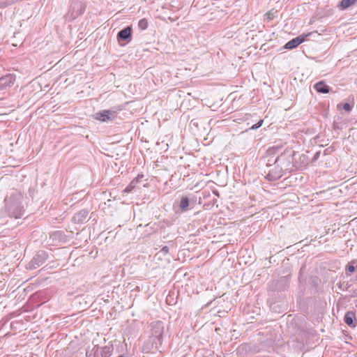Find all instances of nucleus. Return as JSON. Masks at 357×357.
<instances>
[{"mask_svg":"<svg viewBox=\"0 0 357 357\" xmlns=\"http://www.w3.org/2000/svg\"><path fill=\"white\" fill-rule=\"evenodd\" d=\"M164 333V326L162 321H158L151 324V336L154 340H158L160 344L162 342V336Z\"/></svg>","mask_w":357,"mask_h":357,"instance_id":"f257e3e1","label":"nucleus"},{"mask_svg":"<svg viewBox=\"0 0 357 357\" xmlns=\"http://www.w3.org/2000/svg\"><path fill=\"white\" fill-rule=\"evenodd\" d=\"M116 116V112L112 110H103L95 114V119L98 121L105 122L112 121Z\"/></svg>","mask_w":357,"mask_h":357,"instance_id":"f03ea898","label":"nucleus"},{"mask_svg":"<svg viewBox=\"0 0 357 357\" xmlns=\"http://www.w3.org/2000/svg\"><path fill=\"white\" fill-rule=\"evenodd\" d=\"M310 35L311 33H308L305 35H300L299 36L293 38L292 40L287 43L286 45H284V47L288 50L294 49L298 47L302 43H303L306 40V38Z\"/></svg>","mask_w":357,"mask_h":357,"instance_id":"7ed1b4c3","label":"nucleus"},{"mask_svg":"<svg viewBox=\"0 0 357 357\" xmlns=\"http://www.w3.org/2000/svg\"><path fill=\"white\" fill-rule=\"evenodd\" d=\"M15 82L14 75H7L0 78V90L11 86Z\"/></svg>","mask_w":357,"mask_h":357,"instance_id":"20e7f679","label":"nucleus"},{"mask_svg":"<svg viewBox=\"0 0 357 357\" xmlns=\"http://www.w3.org/2000/svg\"><path fill=\"white\" fill-rule=\"evenodd\" d=\"M155 340L149 337V339L145 342L142 346V351L146 354L153 353L154 349L158 348Z\"/></svg>","mask_w":357,"mask_h":357,"instance_id":"39448f33","label":"nucleus"},{"mask_svg":"<svg viewBox=\"0 0 357 357\" xmlns=\"http://www.w3.org/2000/svg\"><path fill=\"white\" fill-rule=\"evenodd\" d=\"M314 89L319 93H328L329 92V86L324 82L321 81L314 85Z\"/></svg>","mask_w":357,"mask_h":357,"instance_id":"423d86ee","label":"nucleus"},{"mask_svg":"<svg viewBox=\"0 0 357 357\" xmlns=\"http://www.w3.org/2000/svg\"><path fill=\"white\" fill-rule=\"evenodd\" d=\"M356 319L355 314L353 312H347L344 316L345 323L351 327H355L356 325L354 324V321Z\"/></svg>","mask_w":357,"mask_h":357,"instance_id":"0eeeda50","label":"nucleus"},{"mask_svg":"<svg viewBox=\"0 0 357 357\" xmlns=\"http://www.w3.org/2000/svg\"><path fill=\"white\" fill-rule=\"evenodd\" d=\"M132 33V29L130 26H128L121 31H119L118 33V37L124 40H126L131 36Z\"/></svg>","mask_w":357,"mask_h":357,"instance_id":"6e6552de","label":"nucleus"},{"mask_svg":"<svg viewBox=\"0 0 357 357\" xmlns=\"http://www.w3.org/2000/svg\"><path fill=\"white\" fill-rule=\"evenodd\" d=\"M179 206L181 211H185L189 206V199L187 197H182Z\"/></svg>","mask_w":357,"mask_h":357,"instance_id":"1a4fd4ad","label":"nucleus"},{"mask_svg":"<svg viewBox=\"0 0 357 357\" xmlns=\"http://www.w3.org/2000/svg\"><path fill=\"white\" fill-rule=\"evenodd\" d=\"M357 2V0H342L340 2V8L342 9H346Z\"/></svg>","mask_w":357,"mask_h":357,"instance_id":"9d476101","label":"nucleus"},{"mask_svg":"<svg viewBox=\"0 0 357 357\" xmlns=\"http://www.w3.org/2000/svg\"><path fill=\"white\" fill-rule=\"evenodd\" d=\"M149 26V21L146 18L141 19L138 22V27L139 29L144 31Z\"/></svg>","mask_w":357,"mask_h":357,"instance_id":"9b49d317","label":"nucleus"},{"mask_svg":"<svg viewBox=\"0 0 357 357\" xmlns=\"http://www.w3.org/2000/svg\"><path fill=\"white\" fill-rule=\"evenodd\" d=\"M354 264H357V261H351L347 266V270L350 272V273H353L355 271V266H354Z\"/></svg>","mask_w":357,"mask_h":357,"instance_id":"f8f14e48","label":"nucleus"},{"mask_svg":"<svg viewBox=\"0 0 357 357\" xmlns=\"http://www.w3.org/2000/svg\"><path fill=\"white\" fill-rule=\"evenodd\" d=\"M135 186L133 185V182H131L123 190L124 192L128 193L130 192L133 189Z\"/></svg>","mask_w":357,"mask_h":357,"instance_id":"ddd939ff","label":"nucleus"},{"mask_svg":"<svg viewBox=\"0 0 357 357\" xmlns=\"http://www.w3.org/2000/svg\"><path fill=\"white\" fill-rule=\"evenodd\" d=\"M263 121H263L262 119H261L260 121H259V122H258L257 123H256V124L253 125V126L251 127V129L255 130V129H257V128H258L261 127V125H262V123H263Z\"/></svg>","mask_w":357,"mask_h":357,"instance_id":"4468645a","label":"nucleus"},{"mask_svg":"<svg viewBox=\"0 0 357 357\" xmlns=\"http://www.w3.org/2000/svg\"><path fill=\"white\" fill-rule=\"evenodd\" d=\"M343 109L346 111L349 112L351 110V107L349 103H344L343 105Z\"/></svg>","mask_w":357,"mask_h":357,"instance_id":"2eb2a0df","label":"nucleus"},{"mask_svg":"<svg viewBox=\"0 0 357 357\" xmlns=\"http://www.w3.org/2000/svg\"><path fill=\"white\" fill-rule=\"evenodd\" d=\"M267 18L270 20H271L273 19V13H271V11H268V13H266V14Z\"/></svg>","mask_w":357,"mask_h":357,"instance_id":"dca6fc26","label":"nucleus"}]
</instances>
